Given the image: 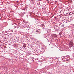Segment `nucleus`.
I'll return each instance as SVG.
<instances>
[{
  "mask_svg": "<svg viewBox=\"0 0 74 74\" xmlns=\"http://www.w3.org/2000/svg\"><path fill=\"white\" fill-rule=\"evenodd\" d=\"M69 45L70 47H72V46H73V42H71L69 43Z\"/></svg>",
  "mask_w": 74,
  "mask_h": 74,
  "instance_id": "obj_1",
  "label": "nucleus"
},
{
  "mask_svg": "<svg viewBox=\"0 0 74 74\" xmlns=\"http://www.w3.org/2000/svg\"><path fill=\"white\" fill-rule=\"evenodd\" d=\"M26 44H24L23 45V47L24 48H26Z\"/></svg>",
  "mask_w": 74,
  "mask_h": 74,
  "instance_id": "obj_2",
  "label": "nucleus"
}]
</instances>
